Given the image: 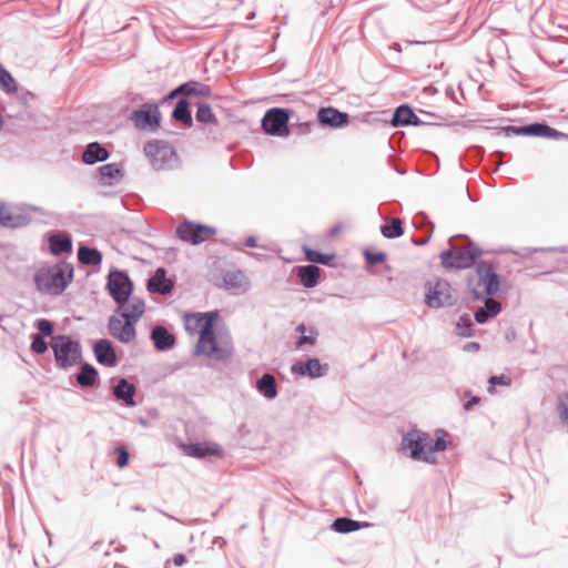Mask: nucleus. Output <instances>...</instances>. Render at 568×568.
Instances as JSON below:
<instances>
[{"label":"nucleus","instance_id":"nucleus-1","mask_svg":"<svg viewBox=\"0 0 568 568\" xmlns=\"http://www.w3.org/2000/svg\"><path fill=\"white\" fill-rule=\"evenodd\" d=\"M217 312L186 313L183 315L185 331L197 336L194 354L214 361H225L233 353L231 338H220L215 333Z\"/></svg>","mask_w":568,"mask_h":568},{"label":"nucleus","instance_id":"nucleus-2","mask_svg":"<svg viewBox=\"0 0 568 568\" xmlns=\"http://www.w3.org/2000/svg\"><path fill=\"white\" fill-rule=\"evenodd\" d=\"M72 272V268L63 263L42 265L34 273V283L41 293L59 295L71 281Z\"/></svg>","mask_w":568,"mask_h":568},{"label":"nucleus","instance_id":"nucleus-3","mask_svg":"<svg viewBox=\"0 0 568 568\" xmlns=\"http://www.w3.org/2000/svg\"><path fill=\"white\" fill-rule=\"evenodd\" d=\"M51 347L58 366L68 368L75 365L81 358V348L78 342L65 335L52 337Z\"/></svg>","mask_w":568,"mask_h":568},{"label":"nucleus","instance_id":"nucleus-4","mask_svg":"<svg viewBox=\"0 0 568 568\" xmlns=\"http://www.w3.org/2000/svg\"><path fill=\"white\" fill-rule=\"evenodd\" d=\"M476 282L471 284L476 298H485L495 295L499 291V277L491 264L483 262L476 267Z\"/></svg>","mask_w":568,"mask_h":568},{"label":"nucleus","instance_id":"nucleus-5","mask_svg":"<svg viewBox=\"0 0 568 568\" xmlns=\"http://www.w3.org/2000/svg\"><path fill=\"white\" fill-rule=\"evenodd\" d=\"M479 255V251L473 246H456L440 253L442 265L445 268H468Z\"/></svg>","mask_w":568,"mask_h":568},{"label":"nucleus","instance_id":"nucleus-6","mask_svg":"<svg viewBox=\"0 0 568 568\" xmlns=\"http://www.w3.org/2000/svg\"><path fill=\"white\" fill-rule=\"evenodd\" d=\"M175 234L181 241L197 245L212 239L216 234V230L210 225L184 221L178 225Z\"/></svg>","mask_w":568,"mask_h":568},{"label":"nucleus","instance_id":"nucleus-7","mask_svg":"<svg viewBox=\"0 0 568 568\" xmlns=\"http://www.w3.org/2000/svg\"><path fill=\"white\" fill-rule=\"evenodd\" d=\"M144 153L155 170L169 169L175 160L173 148L164 141L153 140L148 142L144 146Z\"/></svg>","mask_w":568,"mask_h":568},{"label":"nucleus","instance_id":"nucleus-8","mask_svg":"<svg viewBox=\"0 0 568 568\" xmlns=\"http://www.w3.org/2000/svg\"><path fill=\"white\" fill-rule=\"evenodd\" d=\"M425 302L429 307L439 308L453 304L452 286L445 280H435L426 284Z\"/></svg>","mask_w":568,"mask_h":568},{"label":"nucleus","instance_id":"nucleus-9","mask_svg":"<svg viewBox=\"0 0 568 568\" xmlns=\"http://www.w3.org/2000/svg\"><path fill=\"white\" fill-rule=\"evenodd\" d=\"M288 111L274 108L268 110L262 121L264 131L271 135H287Z\"/></svg>","mask_w":568,"mask_h":568},{"label":"nucleus","instance_id":"nucleus-10","mask_svg":"<svg viewBox=\"0 0 568 568\" xmlns=\"http://www.w3.org/2000/svg\"><path fill=\"white\" fill-rule=\"evenodd\" d=\"M133 322L123 317L119 313L111 316L109 320L108 328L112 337L121 343H131L135 339L136 333Z\"/></svg>","mask_w":568,"mask_h":568},{"label":"nucleus","instance_id":"nucleus-11","mask_svg":"<svg viewBox=\"0 0 568 568\" xmlns=\"http://www.w3.org/2000/svg\"><path fill=\"white\" fill-rule=\"evenodd\" d=\"M506 135L516 134V135H534V136H544L552 140H560L567 138L565 133L557 131L554 128H550L547 124L542 123H532L527 126H506L503 129Z\"/></svg>","mask_w":568,"mask_h":568},{"label":"nucleus","instance_id":"nucleus-12","mask_svg":"<svg viewBox=\"0 0 568 568\" xmlns=\"http://www.w3.org/2000/svg\"><path fill=\"white\" fill-rule=\"evenodd\" d=\"M108 288L114 301L118 304H123L128 302L132 292V283L125 273L112 272L109 275Z\"/></svg>","mask_w":568,"mask_h":568},{"label":"nucleus","instance_id":"nucleus-13","mask_svg":"<svg viewBox=\"0 0 568 568\" xmlns=\"http://www.w3.org/2000/svg\"><path fill=\"white\" fill-rule=\"evenodd\" d=\"M160 111L153 104H144L132 113L134 124L142 130H156L160 125Z\"/></svg>","mask_w":568,"mask_h":568},{"label":"nucleus","instance_id":"nucleus-14","mask_svg":"<svg viewBox=\"0 0 568 568\" xmlns=\"http://www.w3.org/2000/svg\"><path fill=\"white\" fill-rule=\"evenodd\" d=\"M424 432L420 430H412L407 433L402 440V449L409 450L410 457L416 460H423L430 463V457L425 455L423 440H426L424 437Z\"/></svg>","mask_w":568,"mask_h":568},{"label":"nucleus","instance_id":"nucleus-15","mask_svg":"<svg viewBox=\"0 0 568 568\" xmlns=\"http://www.w3.org/2000/svg\"><path fill=\"white\" fill-rule=\"evenodd\" d=\"M183 453L190 457L204 458L210 456L222 457L223 450L215 443H194L181 445Z\"/></svg>","mask_w":568,"mask_h":568},{"label":"nucleus","instance_id":"nucleus-16","mask_svg":"<svg viewBox=\"0 0 568 568\" xmlns=\"http://www.w3.org/2000/svg\"><path fill=\"white\" fill-rule=\"evenodd\" d=\"M317 120L322 125L331 128H342L348 124L349 116L335 108H321L317 112Z\"/></svg>","mask_w":568,"mask_h":568},{"label":"nucleus","instance_id":"nucleus-17","mask_svg":"<svg viewBox=\"0 0 568 568\" xmlns=\"http://www.w3.org/2000/svg\"><path fill=\"white\" fill-rule=\"evenodd\" d=\"M174 283L171 278L166 277V271L159 267L153 276L148 281L146 288L150 293L169 294L172 292Z\"/></svg>","mask_w":568,"mask_h":568},{"label":"nucleus","instance_id":"nucleus-18","mask_svg":"<svg viewBox=\"0 0 568 568\" xmlns=\"http://www.w3.org/2000/svg\"><path fill=\"white\" fill-rule=\"evenodd\" d=\"M327 369L326 365H322L318 359L310 358L306 362H296L292 366V372L301 376H310L311 378L321 377Z\"/></svg>","mask_w":568,"mask_h":568},{"label":"nucleus","instance_id":"nucleus-19","mask_svg":"<svg viewBox=\"0 0 568 568\" xmlns=\"http://www.w3.org/2000/svg\"><path fill=\"white\" fill-rule=\"evenodd\" d=\"M94 355L101 365L113 367L116 364V354L108 339H100L94 345Z\"/></svg>","mask_w":568,"mask_h":568},{"label":"nucleus","instance_id":"nucleus-20","mask_svg":"<svg viewBox=\"0 0 568 568\" xmlns=\"http://www.w3.org/2000/svg\"><path fill=\"white\" fill-rule=\"evenodd\" d=\"M119 305L120 307L118 313L133 323L139 321L145 310V304L140 298H132L131 301L128 300V302Z\"/></svg>","mask_w":568,"mask_h":568},{"label":"nucleus","instance_id":"nucleus-21","mask_svg":"<svg viewBox=\"0 0 568 568\" xmlns=\"http://www.w3.org/2000/svg\"><path fill=\"white\" fill-rule=\"evenodd\" d=\"M151 339L159 351L172 348L175 344V337L163 326H155L151 333Z\"/></svg>","mask_w":568,"mask_h":568},{"label":"nucleus","instance_id":"nucleus-22","mask_svg":"<svg viewBox=\"0 0 568 568\" xmlns=\"http://www.w3.org/2000/svg\"><path fill=\"white\" fill-rule=\"evenodd\" d=\"M109 158L106 149L102 148L98 142L88 144L82 154V160L87 164H94L98 161H105Z\"/></svg>","mask_w":568,"mask_h":568},{"label":"nucleus","instance_id":"nucleus-23","mask_svg":"<svg viewBox=\"0 0 568 568\" xmlns=\"http://www.w3.org/2000/svg\"><path fill=\"white\" fill-rule=\"evenodd\" d=\"M419 120L417 115L409 106L406 105L397 108L392 119V124L394 126L417 124Z\"/></svg>","mask_w":568,"mask_h":568},{"label":"nucleus","instance_id":"nucleus-24","mask_svg":"<svg viewBox=\"0 0 568 568\" xmlns=\"http://www.w3.org/2000/svg\"><path fill=\"white\" fill-rule=\"evenodd\" d=\"M113 393L116 399L123 400L128 406H133L135 404L133 399L135 395V387L133 384H130L126 379H120L118 385L114 387Z\"/></svg>","mask_w":568,"mask_h":568},{"label":"nucleus","instance_id":"nucleus-25","mask_svg":"<svg viewBox=\"0 0 568 568\" xmlns=\"http://www.w3.org/2000/svg\"><path fill=\"white\" fill-rule=\"evenodd\" d=\"M99 173L102 183L108 185H111L115 181H119L123 175L122 166L116 163H109L100 166Z\"/></svg>","mask_w":568,"mask_h":568},{"label":"nucleus","instance_id":"nucleus-26","mask_svg":"<svg viewBox=\"0 0 568 568\" xmlns=\"http://www.w3.org/2000/svg\"><path fill=\"white\" fill-rule=\"evenodd\" d=\"M426 440H423L424 445V453L425 455L430 457V462L434 460L433 455L437 452H443L446 449V440L444 436H437L436 439H434L429 434L424 433L423 436Z\"/></svg>","mask_w":568,"mask_h":568},{"label":"nucleus","instance_id":"nucleus-27","mask_svg":"<svg viewBox=\"0 0 568 568\" xmlns=\"http://www.w3.org/2000/svg\"><path fill=\"white\" fill-rule=\"evenodd\" d=\"M50 251L54 255L70 253L72 251L71 239L68 235H52L49 239Z\"/></svg>","mask_w":568,"mask_h":568},{"label":"nucleus","instance_id":"nucleus-28","mask_svg":"<svg viewBox=\"0 0 568 568\" xmlns=\"http://www.w3.org/2000/svg\"><path fill=\"white\" fill-rule=\"evenodd\" d=\"M297 275L305 287H314L318 282L320 268L315 265L302 266L298 268Z\"/></svg>","mask_w":568,"mask_h":568},{"label":"nucleus","instance_id":"nucleus-29","mask_svg":"<svg viewBox=\"0 0 568 568\" xmlns=\"http://www.w3.org/2000/svg\"><path fill=\"white\" fill-rule=\"evenodd\" d=\"M223 286L227 290H242L246 286V276L241 271H230L223 276Z\"/></svg>","mask_w":568,"mask_h":568},{"label":"nucleus","instance_id":"nucleus-30","mask_svg":"<svg viewBox=\"0 0 568 568\" xmlns=\"http://www.w3.org/2000/svg\"><path fill=\"white\" fill-rule=\"evenodd\" d=\"M256 387L266 398L272 399L277 395L276 382L274 376L271 374H264L257 381Z\"/></svg>","mask_w":568,"mask_h":568},{"label":"nucleus","instance_id":"nucleus-31","mask_svg":"<svg viewBox=\"0 0 568 568\" xmlns=\"http://www.w3.org/2000/svg\"><path fill=\"white\" fill-rule=\"evenodd\" d=\"M368 526H369L368 523H359V521H356V520H353L349 518H345V517L337 518L333 523V528L337 532H342V534L355 531V530H358L361 528L368 527Z\"/></svg>","mask_w":568,"mask_h":568},{"label":"nucleus","instance_id":"nucleus-32","mask_svg":"<svg viewBox=\"0 0 568 568\" xmlns=\"http://www.w3.org/2000/svg\"><path fill=\"white\" fill-rule=\"evenodd\" d=\"M179 93L185 94V95H202V97H209L211 94L210 87L199 83V82H187L182 84L178 89Z\"/></svg>","mask_w":568,"mask_h":568},{"label":"nucleus","instance_id":"nucleus-33","mask_svg":"<svg viewBox=\"0 0 568 568\" xmlns=\"http://www.w3.org/2000/svg\"><path fill=\"white\" fill-rule=\"evenodd\" d=\"M381 232L387 239H396L404 234L403 222L400 219L394 217L382 226Z\"/></svg>","mask_w":568,"mask_h":568},{"label":"nucleus","instance_id":"nucleus-34","mask_svg":"<svg viewBox=\"0 0 568 568\" xmlns=\"http://www.w3.org/2000/svg\"><path fill=\"white\" fill-rule=\"evenodd\" d=\"M97 377V369L92 365L85 364L77 375V382L83 387H90L95 384Z\"/></svg>","mask_w":568,"mask_h":568},{"label":"nucleus","instance_id":"nucleus-35","mask_svg":"<svg viewBox=\"0 0 568 568\" xmlns=\"http://www.w3.org/2000/svg\"><path fill=\"white\" fill-rule=\"evenodd\" d=\"M78 258L85 265H98L102 261V255L98 250L81 246L78 251Z\"/></svg>","mask_w":568,"mask_h":568},{"label":"nucleus","instance_id":"nucleus-36","mask_svg":"<svg viewBox=\"0 0 568 568\" xmlns=\"http://www.w3.org/2000/svg\"><path fill=\"white\" fill-rule=\"evenodd\" d=\"M0 87L1 89L9 94L17 93L18 84L13 77L3 68L0 63Z\"/></svg>","mask_w":568,"mask_h":568},{"label":"nucleus","instance_id":"nucleus-37","mask_svg":"<svg viewBox=\"0 0 568 568\" xmlns=\"http://www.w3.org/2000/svg\"><path fill=\"white\" fill-rule=\"evenodd\" d=\"M21 217L19 215H13L10 209L0 203V224L7 227H17L20 225Z\"/></svg>","mask_w":568,"mask_h":568},{"label":"nucleus","instance_id":"nucleus-38","mask_svg":"<svg viewBox=\"0 0 568 568\" xmlns=\"http://www.w3.org/2000/svg\"><path fill=\"white\" fill-rule=\"evenodd\" d=\"M296 331L301 334V337L296 342V347H301L304 344H315L317 333L313 328H307L304 324H301L297 326Z\"/></svg>","mask_w":568,"mask_h":568},{"label":"nucleus","instance_id":"nucleus-39","mask_svg":"<svg viewBox=\"0 0 568 568\" xmlns=\"http://www.w3.org/2000/svg\"><path fill=\"white\" fill-rule=\"evenodd\" d=\"M173 118L176 121H180L184 124L190 125L192 122L191 113L189 111V104L186 101L182 100L178 102L174 111H173Z\"/></svg>","mask_w":568,"mask_h":568},{"label":"nucleus","instance_id":"nucleus-40","mask_svg":"<svg viewBox=\"0 0 568 568\" xmlns=\"http://www.w3.org/2000/svg\"><path fill=\"white\" fill-rule=\"evenodd\" d=\"M488 383V392L490 394H494L496 390V386H509L511 384V378L508 375L501 374L499 376H491Z\"/></svg>","mask_w":568,"mask_h":568},{"label":"nucleus","instance_id":"nucleus-41","mask_svg":"<svg viewBox=\"0 0 568 568\" xmlns=\"http://www.w3.org/2000/svg\"><path fill=\"white\" fill-rule=\"evenodd\" d=\"M195 118L199 122L209 123L214 120V115L212 110L206 104H200L195 114Z\"/></svg>","mask_w":568,"mask_h":568},{"label":"nucleus","instance_id":"nucleus-42","mask_svg":"<svg viewBox=\"0 0 568 568\" xmlns=\"http://www.w3.org/2000/svg\"><path fill=\"white\" fill-rule=\"evenodd\" d=\"M31 349L37 354H43L48 349V345L40 334L33 336Z\"/></svg>","mask_w":568,"mask_h":568},{"label":"nucleus","instance_id":"nucleus-43","mask_svg":"<svg viewBox=\"0 0 568 568\" xmlns=\"http://www.w3.org/2000/svg\"><path fill=\"white\" fill-rule=\"evenodd\" d=\"M305 254H306L307 261H310V262L326 264L329 261V256H326L320 252H316V251H313L310 248L305 250Z\"/></svg>","mask_w":568,"mask_h":568},{"label":"nucleus","instance_id":"nucleus-44","mask_svg":"<svg viewBox=\"0 0 568 568\" xmlns=\"http://www.w3.org/2000/svg\"><path fill=\"white\" fill-rule=\"evenodd\" d=\"M365 258L369 265H375L377 263H383L386 258V254L383 252H365Z\"/></svg>","mask_w":568,"mask_h":568},{"label":"nucleus","instance_id":"nucleus-45","mask_svg":"<svg viewBox=\"0 0 568 568\" xmlns=\"http://www.w3.org/2000/svg\"><path fill=\"white\" fill-rule=\"evenodd\" d=\"M115 453L118 454L116 465L120 468L125 467L129 464V453L126 448L123 446L116 447Z\"/></svg>","mask_w":568,"mask_h":568},{"label":"nucleus","instance_id":"nucleus-46","mask_svg":"<svg viewBox=\"0 0 568 568\" xmlns=\"http://www.w3.org/2000/svg\"><path fill=\"white\" fill-rule=\"evenodd\" d=\"M37 328L44 336H51L54 329L53 324L49 320L38 321Z\"/></svg>","mask_w":568,"mask_h":568},{"label":"nucleus","instance_id":"nucleus-47","mask_svg":"<svg viewBox=\"0 0 568 568\" xmlns=\"http://www.w3.org/2000/svg\"><path fill=\"white\" fill-rule=\"evenodd\" d=\"M485 298V310L488 311L490 316L497 315L500 312V304L497 301L489 298V296Z\"/></svg>","mask_w":568,"mask_h":568},{"label":"nucleus","instance_id":"nucleus-48","mask_svg":"<svg viewBox=\"0 0 568 568\" xmlns=\"http://www.w3.org/2000/svg\"><path fill=\"white\" fill-rule=\"evenodd\" d=\"M489 317L491 316L485 308H480L475 313V320L478 323H485Z\"/></svg>","mask_w":568,"mask_h":568},{"label":"nucleus","instance_id":"nucleus-49","mask_svg":"<svg viewBox=\"0 0 568 568\" xmlns=\"http://www.w3.org/2000/svg\"><path fill=\"white\" fill-rule=\"evenodd\" d=\"M480 403V398L478 396H473L466 404L465 409L470 410L475 405Z\"/></svg>","mask_w":568,"mask_h":568},{"label":"nucleus","instance_id":"nucleus-50","mask_svg":"<svg viewBox=\"0 0 568 568\" xmlns=\"http://www.w3.org/2000/svg\"><path fill=\"white\" fill-rule=\"evenodd\" d=\"M186 561L185 556L182 554H178L173 557V564L178 567L184 565Z\"/></svg>","mask_w":568,"mask_h":568},{"label":"nucleus","instance_id":"nucleus-51","mask_svg":"<svg viewBox=\"0 0 568 568\" xmlns=\"http://www.w3.org/2000/svg\"><path fill=\"white\" fill-rule=\"evenodd\" d=\"M247 244H248L250 246H255L254 241H253V240H251V239L247 241Z\"/></svg>","mask_w":568,"mask_h":568},{"label":"nucleus","instance_id":"nucleus-52","mask_svg":"<svg viewBox=\"0 0 568 568\" xmlns=\"http://www.w3.org/2000/svg\"><path fill=\"white\" fill-rule=\"evenodd\" d=\"M426 242H427V240H422L420 242H418V244L424 245Z\"/></svg>","mask_w":568,"mask_h":568}]
</instances>
